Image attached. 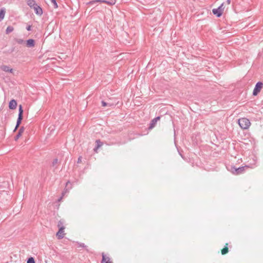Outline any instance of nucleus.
Here are the masks:
<instances>
[{
	"mask_svg": "<svg viewBox=\"0 0 263 263\" xmlns=\"http://www.w3.org/2000/svg\"><path fill=\"white\" fill-rule=\"evenodd\" d=\"M57 226L59 228H61V227H64V221L63 220H60L59 221Z\"/></svg>",
	"mask_w": 263,
	"mask_h": 263,
	"instance_id": "5701e85b",
	"label": "nucleus"
},
{
	"mask_svg": "<svg viewBox=\"0 0 263 263\" xmlns=\"http://www.w3.org/2000/svg\"><path fill=\"white\" fill-rule=\"evenodd\" d=\"M105 3V4H107L108 5H113L114 4H112V3L108 1H106V0H93V1H91L89 2H88L87 3V5H91V4H93L96 3Z\"/></svg>",
	"mask_w": 263,
	"mask_h": 263,
	"instance_id": "0eeeda50",
	"label": "nucleus"
},
{
	"mask_svg": "<svg viewBox=\"0 0 263 263\" xmlns=\"http://www.w3.org/2000/svg\"><path fill=\"white\" fill-rule=\"evenodd\" d=\"M26 29H27V30L28 31H30V30H31V25H29V26H28L27 27Z\"/></svg>",
	"mask_w": 263,
	"mask_h": 263,
	"instance_id": "a878e982",
	"label": "nucleus"
},
{
	"mask_svg": "<svg viewBox=\"0 0 263 263\" xmlns=\"http://www.w3.org/2000/svg\"><path fill=\"white\" fill-rule=\"evenodd\" d=\"M26 44L28 47H33L35 45L34 40L33 39H29L27 41Z\"/></svg>",
	"mask_w": 263,
	"mask_h": 263,
	"instance_id": "dca6fc26",
	"label": "nucleus"
},
{
	"mask_svg": "<svg viewBox=\"0 0 263 263\" xmlns=\"http://www.w3.org/2000/svg\"><path fill=\"white\" fill-rule=\"evenodd\" d=\"M17 102L15 100H12L9 103V107L10 109H15L16 108Z\"/></svg>",
	"mask_w": 263,
	"mask_h": 263,
	"instance_id": "ddd939ff",
	"label": "nucleus"
},
{
	"mask_svg": "<svg viewBox=\"0 0 263 263\" xmlns=\"http://www.w3.org/2000/svg\"><path fill=\"white\" fill-rule=\"evenodd\" d=\"M231 0H227V5H229L231 4Z\"/></svg>",
	"mask_w": 263,
	"mask_h": 263,
	"instance_id": "c756f323",
	"label": "nucleus"
},
{
	"mask_svg": "<svg viewBox=\"0 0 263 263\" xmlns=\"http://www.w3.org/2000/svg\"><path fill=\"white\" fill-rule=\"evenodd\" d=\"M224 3H222L218 8L213 9L212 10L213 13L217 17H219L221 16L224 9L223 7Z\"/></svg>",
	"mask_w": 263,
	"mask_h": 263,
	"instance_id": "7ed1b4c3",
	"label": "nucleus"
},
{
	"mask_svg": "<svg viewBox=\"0 0 263 263\" xmlns=\"http://www.w3.org/2000/svg\"><path fill=\"white\" fill-rule=\"evenodd\" d=\"M58 163V160L57 159H55L54 160L53 162V164H56V163Z\"/></svg>",
	"mask_w": 263,
	"mask_h": 263,
	"instance_id": "cd10ccee",
	"label": "nucleus"
},
{
	"mask_svg": "<svg viewBox=\"0 0 263 263\" xmlns=\"http://www.w3.org/2000/svg\"><path fill=\"white\" fill-rule=\"evenodd\" d=\"M102 106H106V105H107L106 103H105V102H104V101H102Z\"/></svg>",
	"mask_w": 263,
	"mask_h": 263,
	"instance_id": "c85d7f7f",
	"label": "nucleus"
},
{
	"mask_svg": "<svg viewBox=\"0 0 263 263\" xmlns=\"http://www.w3.org/2000/svg\"><path fill=\"white\" fill-rule=\"evenodd\" d=\"M33 9H34V12L36 14L39 16H41L43 14V12L42 8L38 5H36L35 7H34Z\"/></svg>",
	"mask_w": 263,
	"mask_h": 263,
	"instance_id": "1a4fd4ad",
	"label": "nucleus"
},
{
	"mask_svg": "<svg viewBox=\"0 0 263 263\" xmlns=\"http://www.w3.org/2000/svg\"><path fill=\"white\" fill-rule=\"evenodd\" d=\"M23 110L22 106L21 105H20L19 106V109H18V118L17 120L16 126L14 129V132H15L17 129L20 124H21V121L23 118Z\"/></svg>",
	"mask_w": 263,
	"mask_h": 263,
	"instance_id": "20e7f679",
	"label": "nucleus"
},
{
	"mask_svg": "<svg viewBox=\"0 0 263 263\" xmlns=\"http://www.w3.org/2000/svg\"><path fill=\"white\" fill-rule=\"evenodd\" d=\"M81 161H82V157H79L78 158V163H81Z\"/></svg>",
	"mask_w": 263,
	"mask_h": 263,
	"instance_id": "bb28decb",
	"label": "nucleus"
},
{
	"mask_svg": "<svg viewBox=\"0 0 263 263\" xmlns=\"http://www.w3.org/2000/svg\"><path fill=\"white\" fill-rule=\"evenodd\" d=\"M102 257L101 263H113L110 257L106 256L104 252L102 253Z\"/></svg>",
	"mask_w": 263,
	"mask_h": 263,
	"instance_id": "6e6552de",
	"label": "nucleus"
},
{
	"mask_svg": "<svg viewBox=\"0 0 263 263\" xmlns=\"http://www.w3.org/2000/svg\"><path fill=\"white\" fill-rule=\"evenodd\" d=\"M16 42L19 44H22L24 43V40L22 39L16 40Z\"/></svg>",
	"mask_w": 263,
	"mask_h": 263,
	"instance_id": "393cba45",
	"label": "nucleus"
},
{
	"mask_svg": "<svg viewBox=\"0 0 263 263\" xmlns=\"http://www.w3.org/2000/svg\"><path fill=\"white\" fill-rule=\"evenodd\" d=\"M77 243L78 244L79 247L84 248L87 252H89V250L87 249V247L84 243L77 242Z\"/></svg>",
	"mask_w": 263,
	"mask_h": 263,
	"instance_id": "f3484780",
	"label": "nucleus"
},
{
	"mask_svg": "<svg viewBox=\"0 0 263 263\" xmlns=\"http://www.w3.org/2000/svg\"><path fill=\"white\" fill-rule=\"evenodd\" d=\"M25 130V128L23 126H22L18 130V132L14 138V140L17 141L22 135V134L24 133Z\"/></svg>",
	"mask_w": 263,
	"mask_h": 263,
	"instance_id": "9b49d317",
	"label": "nucleus"
},
{
	"mask_svg": "<svg viewBox=\"0 0 263 263\" xmlns=\"http://www.w3.org/2000/svg\"><path fill=\"white\" fill-rule=\"evenodd\" d=\"M228 171L231 172L234 175H239L245 171V168L250 167V165H242L239 167H235V165H225ZM251 168H252L251 167Z\"/></svg>",
	"mask_w": 263,
	"mask_h": 263,
	"instance_id": "f257e3e1",
	"label": "nucleus"
},
{
	"mask_svg": "<svg viewBox=\"0 0 263 263\" xmlns=\"http://www.w3.org/2000/svg\"><path fill=\"white\" fill-rule=\"evenodd\" d=\"M96 147L94 148L93 151L95 152L98 153V149L103 145V143L102 142L100 141V140H97L96 141Z\"/></svg>",
	"mask_w": 263,
	"mask_h": 263,
	"instance_id": "f8f14e48",
	"label": "nucleus"
},
{
	"mask_svg": "<svg viewBox=\"0 0 263 263\" xmlns=\"http://www.w3.org/2000/svg\"><path fill=\"white\" fill-rule=\"evenodd\" d=\"M14 30V28L12 26H9L7 27L6 30V33L7 34H9L10 32H12Z\"/></svg>",
	"mask_w": 263,
	"mask_h": 263,
	"instance_id": "aec40b11",
	"label": "nucleus"
},
{
	"mask_svg": "<svg viewBox=\"0 0 263 263\" xmlns=\"http://www.w3.org/2000/svg\"><path fill=\"white\" fill-rule=\"evenodd\" d=\"M27 263H35L34 258L32 257L28 258L27 260Z\"/></svg>",
	"mask_w": 263,
	"mask_h": 263,
	"instance_id": "4be33fe9",
	"label": "nucleus"
},
{
	"mask_svg": "<svg viewBox=\"0 0 263 263\" xmlns=\"http://www.w3.org/2000/svg\"><path fill=\"white\" fill-rule=\"evenodd\" d=\"M238 123L240 127L243 129H247L251 125L250 120L246 118H242L238 120Z\"/></svg>",
	"mask_w": 263,
	"mask_h": 263,
	"instance_id": "f03ea898",
	"label": "nucleus"
},
{
	"mask_svg": "<svg viewBox=\"0 0 263 263\" xmlns=\"http://www.w3.org/2000/svg\"><path fill=\"white\" fill-rule=\"evenodd\" d=\"M263 87V83L261 82H258L255 85V88L253 91V95L255 96L261 91Z\"/></svg>",
	"mask_w": 263,
	"mask_h": 263,
	"instance_id": "39448f33",
	"label": "nucleus"
},
{
	"mask_svg": "<svg viewBox=\"0 0 263 263\" xmlns=\"http://www.w3.org/2000/svg\"><path fill=\"white\" fill-rule=\"evenodd\" d=\"M65 229V227H61L59 228V231L57 232L56 234V236L58 239H61L64 237V234H63L64 230Z\"/></svg>",
	"mask_w": 263,
	"mask_h": 263,
	"instance_id": "423d86ee",
	"label": "nucleus"
},
{
	"mask_svg": "<svg viewBox=\"0 0 263 263\" xmlns=\"http://www.w3.org/2000/svg\"><path fill=\"white\" fill-rule=\"evenodd\" d=\"M5 11L4 9H1L0 10V21H2L5 16Z\"/></svg>",
	"mask_w": 263,
	"mask_h": 263,
	"instance_id": "412c9836",
	"label": "nucleus"
},
{
	"mask_svg": "<svg viewBox=\"0 0 263 263\" xmlns=\"http://www.w3.org/2000/svg\"><path fill=\"white\" fill-rule=\"evenodd\" d=\"M1 69L5 72H9L12 73L13 71V69L11 68L9 66L6 65H3L1 67Z\"/></svg>",
	"mask_w": 263,
	"mask_h": 263,
	"instance_id": "2eb2a0df",
	"label": "nucleus"
},
{
	"mask_svg": "<svg viewBox=\"0 0 263 263\" xmlns=\"http://www.w3.org/2000/svg\"><path fill=\"white\" fill-rule=\"evenodd\" d=\"M51 2L53 4L54 8H57L58 7V4L56 2L55 0H51Z\"/></svg>",
	"mask_w": 263,
	"mask_h": 263,
	"instance_id": "b1692460",
	"label": "nucleus"
},
{
	"mask_svg": "<svg viewBox=\"0 0 263 263\" xmlns=\"http://www.w3.org/2000/svg\"><path fill=\"white\" fill-rule=\"evenodd\" d=\"M228 244L226 243V245L224 246V247L222 249V250H221V254L222 255H225L228 253L229 250H228Z\"/></svg>",
	"mask_w": 263,
	"mask_h": 263,
	"instance_id": "a211bd4d",
	"label": "nucleus"
},
{
	"mask_svg": "<svg viewBox=\"0 0 263 263\" xmlns=\"http://www.w3.org/2000/svg\"><path fill=\"white\" fill-rule=\"evenodd\" d=\"M72 186H71V183L69 181H68L66 183V186H65V188L64 189L65 190V192H66L67 191H68V190L70 189H71Z\"/></svg>",
	"mask_w": 263,
	"mask_h": 263,
	"instance_id": "6ab92c4d",
	"label": "nucleus"
},
{
	"mask_svg": "<svg viewBox=\"0 0 263 263\" xmlns=\"http://www.w3.org/2000/svg\"><path fill=\"white\" fill-rule=\"evenodd\" d=\"M160 119V117H157L156 118H155L154 119H153L150 124H149V126L148 127V129H153L155 126V125H156L157 124V122L158 120H159Z\"/></svg>",
	"mask_w": 263,
	"mask_h": 263,
	"instance_id": "9d476101",
	"label": "nucleus"
},
{
	"mask_svg": "<svg viewBox=\"0 0 263 263\" xmlns=\"http://www.w3.org/2000/svg\"><path fill=\"white\" fill-rule=\"evenodd\" d=\"M27 4L31 8H33L36 5H37L35 0H26Z\"/></svg>",
	"mask_w": 263,
	"mask_h": 263,
	"instance_id": "4468645a",
	"label": "nucleus"
}]
</instances>
